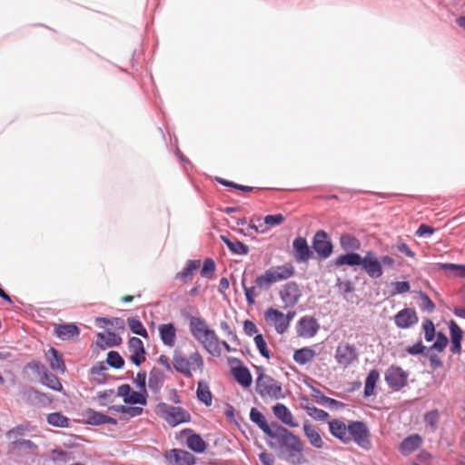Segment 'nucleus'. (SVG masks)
I'll use <instances>...</instances> for the list:
<instances>
[{
  "instance_id": "nucleus-9",
  "label": "nucleus",
  "mask_w": 465,
  "mask_h": 465,
  "mask_svg": "<svg viewBox=\"0 0 465 465\" xmlns=\"http://www.w3.org/2000/svg\"><path fill=\"white\" fill-rule=\"evenodd\" d=\"M334 358L339 365L347 368L358 360L357 350L353 345L341 342L336 348Z\"/></svg>"
},
{
  "instance_id": "nucleus-1",
  "label": "nucleus",
  "mask_w": 465,
  "mask_h": 465,
  "mask_svg": "<svg viewBox=\"0 0 465 465\" xmlns=\"http://www.w3.org/2000/svg\"><path fill=\"white\" fill-rule=\"evenodd\" d=\"M271 439L275 440L276 442L269 441L268 445L271 448H274L276 444L279 445L281 459L292 465H300L305 460L302 454L303 442L286 428L277 427Z\"/></svg>"
},
{
  "instance_id": "nucleus-33",
  "label": "nucleus",
  "mask_w": 465,
  "mask_h": 465,
  "mask_svg": "<svg viewBox=\"0 0 465 465\" xmlns=\"http://www.w3.org/2000/svg\"><path fill=\"white\" fill-rule=\"evenodd\" d=\"M341 247L347 252H355L361 248V242L350 233L341 234L340 237Z\"/></svg>"
},
{
  "instance_id": "nucleus-32",
  "label": "nucleus",
  "mask_w": 465,
  "mask_h": 465,
  "mask_svg": "<svg viewBox=\"0 0 465 465\" xmlns=\"http://www.w3.org/2000/svg\"><path fill=\"white\" fill-rule=\"evenodd\" d=\"M303 432L306 438L308 439L309 442L313 447L317 449H322L323 447V440L314 426L308 422H305L303 424Z\"/></svg>"
},
{
  "instance_id": "nucleus-60",
  "label": "nucleus",
  "mask_w": 465,
  "mask_h": 465,
  "mask_svg": "<svg viewBox=\"0 0 465 465\" xmlns=\"http://www.w3.org/2000/svg\"><path fill=\"white\" fill-rule=\"evenodd\" d=\"M134 382L140 389V391H146V390H145L146 372L145 371H139L137 373L136 377L134 378Z\"/></svg>"
},
{
  "instance_id": "nucleus-51",
  "label": "nucleus",
  "mask_w": 465,
  "mask_h": 465,
  "mask_svg": "<svg viewBox=\"0 0 465 465\" xmlns=\"http://www.w3.org/2000/svg\"><path fill=\"white\" fill-rule=\"evenodd\" d=\"M29 425L21 424L18 425L12 430H8L6 433V436L9 440H14L20 438L21 436L25 435L27 431H29Z\"/></svg>"
},
{
  "instance_id": "nucleus-55",
  "label": "nucleus",
  "mask_w": 465,
  "mask_h": 465,
  "mask_svg": "<svg viewBox=\"0 0 465 465\" xmlns=\"http://www.w3.org/2000/svg\"><path fill=\"white\" fill-rule=\"evenodd\" d=\"M424 336L427 341H431L435 338V327L430 320H426L423 323Z\"/></svg>"
},
{
  "instance_id": "nucleus-22",
  "label": "nucleus",
  "mask_w": 465,
  "mask_h": 465,
  "mask_svg": "<svg viewBox=\"0 0 465 465\" xmlns=\"http://www.w3.org/2000/svg\"><path fill=\"white\" fill-rule=\"evenodd\" d=\"M422 441V438L419 434H411L401 441L399 448L400 451L402 455L408 456L418 450Z\"/></svg>"
},
{
  "instance_id": "nucleus-8",
  "label": "nucleus",
  "mask_w": 465,
  "mask_h": 465,
  "mask_svg": "<svg viewBox=\"0 0 465 465\" xmlns=\"http://www.w3.org/2000/svg\"><path fill=\"white\" fill-rule=\"evenodd\" d=\"M408 372L400 366L391 365L385 372V381L393 391H400L407 385Z\"/></svg>"
},
{
  "instance_id": "nucleus-14",
  "label": "nucleus",
  "mask_w": 465,
  "mask_h": 465,
  "mask_svg": "<svg viewBox=\"0 0 465 465\" xmlns=\"http://www.w3.org/2000/svg\"><path fill=\"white\" fill-rule=\"evenodd\" d=\"M361 267L371 278H380L383 273L380 260L371 251L367 252L362 258Z\"/></svg>"
},
{
  "instance_id": "nucleus-29",
  "label": "nucleus",
  "mask_w": 465,
  "mask_h": 465,
  "mask_svg": "<svg viewBox=\"0 0 465 465\" xmlns=\"http://www.w3.org/2000/svg\"><path fill=\"white\" fill-rule=\"evenodd\" d=\"M200 265L201 262L199 260H189L185 267L176 274L175 278L183 283H187L192 281L194 272L199 269Z\"/></svg>"
},
{
  "instance_id": "nucleus-30",
  "label": "nucleus",
  "mask_w": 465,
  "mask_h": 465,
  "mask_svg": "<svg viewBox=\"0 0 465 465\" xmlns=\"http://www.w3.org/2000/svg\"><path fill=\"white\" fill-rule=\"evenodd\" d=\"M46 357L52 370L59 371L61 373H64L65 371V364L64 362L62 355L56 349H49Z\"/></svg>"
},
{
  "instance_id": "nucleus-38",
  "label": "nucleus",
  "mask_w": 465,
  "mask_h": 465,
  "mask_svg": "<svg viewBox=\"0 0 465 465\" xmlns=\"http://www.w3.org/2000/svg\"><path fill=\"white\" fill-rule=\"evenodd\" d=\"M380 373L377 370H371L366 380H365V386H364V396L370 397L374 394V390L377 381H379Z\"/></svg>"
},
{
  "instance_id": "nucleus-62",
  "label": "nucleus",
  "mask_w": 465,
  "mask_h": 465,
  "mask_svg": "<svg viewBox=\"0 0 465 465\" xmlns=\"http://www.w3.org/2000/svg\"><path fill=\"white\" fill-rule=\"evenodd\" d=\"M243 331L246 335L252 336L253 334H258V329L255 323L252 321L246 320L243 322Z\"/></svg>"
},
{
  "instance_id": "nucleus-45",
  "label": "nucleus",
  "mask_w": 465,
  "mask_h": 465,
  "mask_svg": "<svg viewBox=\"0 0 465 465\" xmlns=\"http://www.w3.org/2000/svg\"><path fill=\"white\" fill-rule=\"evenodd\" d=\"M272 283H274L271 273L267 270L263 274L259 275L255 280V284L260 290L268 289Z\"/></svg>"
},
{
  "instance_id": "nucleus-47",
  "label": "nucleus",
  "mask_w": 465,
  "mask_h": 465,
  "mask_svg": "<svg viewBox=\"0 0 465 465\" xmlns=\"http://www.w3.org/2000/svg\"><path fill=\"white\" fill-rule=\"evenodd\" d=\"M84 417L86 419V422L91 425H101L102 420H104V414L89 409L85 411Z\"/></svg>"
},
{
  "instance_id": "nucleus-42",
  "label": "nucleus",
  "mask_w": 465,
  "mask_h": 465,
  "mask_svg": "<svg viewBox=\"0 0 465 465\" xmlns=\"http://www.w3.org/2000/svg\"><path fill=\"white\" fill-rule=\"evenodd\" d=\"M305 410L307 411V414L310 417H312V419H314L315 420L322 421V420H327L329 417L328 412H326L323 410L318 409L317 407H315L313 405H307L305 407Z\"/></svg>"
},
{
  "instance_id": "nucleus-7",
  "label": "nucleus",
  "mask_w": 465,
  "mask_h": 465,
  "mask_svg": "<svg viewBox=\"0 0 465 465\" xmlns=\"http://www.w3.org/2000/svg\"><path fill=\"white\" fill-rule=\"evenodd\" d=\"M349 443L354 441L358 446L364 450H369L371 446L370 440V430L362 421L351 420L349 422Z\"/></svg>"
},
{
  "instance_id": "nucleus-61",
  "label": "nucleus",
  "mask_w": 465,
  "mask_h": 465,
  "mask_svg": "<svg viewBox=\"0 0 465 465\" xmlns=\"http://www.w3.org/2000/svg\"><path fill=\"white\" fill-rule=\"evenodd\" d=\"M434 231L435 230L433 227L422 223L419 226L415 234L418 237L430 236L434 232Z\"/></svg>"
},
{
  "instance_id": "nucleus-41",
  "label": "nucleus",
  "mask_w": 465,
  "mask_h": 465,
  "mask_svg": "<svg viewBox=\"0 0 465 465\" xmlns=\"http://www.w3.org/2000/svg\"><path fill=\"white\" fill-rule=\"evenodd\" d=\"M242 285L248 305L252 306L255 303V299L259 296V292H257L258 287L256 285L251 287L246 286L244 279L242 281Z\"/></svg>"
},
{
  "instance_id": "nucleus-31",
  "label": "nucleus",
  "mask_w": 465,
  "mask_h": 465,
  "mask_svg": "<svg viewBox=\"0 0 465 465\" xmlns=\"http://www.w3.org/2000/svg\"><path fill=\"white\" fill-rule=\"evenodd\" d=\"M362 262V257L355 252H349L345 254L338 256L335 261L334 264L336 266H343V265H349V266H355V265H361Z\"/></svg>"
},
{
  "instance_id": "nucleus-46",
  "label": "nucleus",
  "mask_w": 465,
  "mask_h": 465,
  "mask_svg": "<svg viewBox=\"0 0 465 465\" xmlns=\"http://www.w3.org/2000/svg\"><path fill=\"white\" fill-rule=\"evenodd\" d=\"M106 362L114 369H120L124 364L123 357L117 351H111L108 352Z\"/></svg>"
},
{
  "instance_id": "nucleus-37",
  "label": "nucleus",
  "mask_w": 465,
  "mask_h": 465,
  "mask_svg": "<svg viewBox=\"0 0 465 465\" xmlns=\"http://www.w3.org/2000/svg\"><path fill=\"white\" fill-rule=\"evenodd\" d=\"M221 239L233 253L242 255L249 252V247L238 240L232 241L225 235H222Z\"/></svg>"
},
{
  "instance_id": "nucleus-16",
  "label": "nucleus",
  "mask_w": 465,
  "mask_h": 465,
  "mask_svg": "<svg viewBox=\"0 0 465 465\" xmlns=\"http://www.w3.org/2000/svg\"><path fill=\"white\" fill-rule=\"evenodd\" d=\"M130 351V361L136 366L141 365L145 361V350L142 340L133 337L128 341Z\"/></svg>"
},
{
  "instance_id": "nucleus-15",
  "label": "nucleus",
  "mask_w": 465,
  "mask_h": 465,
  "mask_svg": "<svg viewBox=\"0 0 465 465\" xmlns=\"http://www.w3.org/2000/svg\"><path fill=\"white\" fill-rule=\"evenodd\" d=\"M302 296L297 283L290 282L280 292V297L286 307H293Z\"/></svg>"
},
{
  "instance_id": "nucleus-58",
  "label": "nucleus",
  "mask_w": 465,
  "mask_h": 465,
  "mask_svg": "<svg viewBox=\"0 0 465 465\" xmlns=\"http://www.w3.org/2000/svg\"><path fill=\"white\" fill-rule=\"evenodd\" d=\"M285 218L282 213L270 214L264 217V223L269 226L280 225L284 222Z\"/></svg>"
},
{
  "instance_id": "nucleus-36",
  "label": "nucleus",
  "mask_w": 465,
  "mask_h": 465,
  "mask_svg": "<svg viewBox=\"0 0 465 465\" xmlns=\"http://www.w3.org/2000/svg\"><path fill=\"white\" fill-rule=\"evenodd\" d=\"M186 444L194 452L203 453L205 451L207 443L199 434H191L187 437Z\"/></svg>"
},
{
  "instance_id": "nucleus-18",
  "label": "nucleus",
  "mask_w": 465,
  "mask_h": 465,
  "mask_svg": "<svg viewBox=\"0 0 465 465\" xmlns=\"http://www.w3.org/2000/svg\"><path fill=\"white\" fill-rule=\"evenodd\" d=\"M293 255L297 262H305L312 257V252L303 237H297L292 242Z\"/></svg>"
},
{
  "instance_id": "nucleus-13",
  "label": "nucleus",
  "mask_w": 465,
  "mask_h": 465,
  "mask_svg": "<svg viewBox=\"0 0 465 465\" xmlns=\"http://www.w3.org/2000/svg\"><path fill=\"white\" fill-rule=\"evenodd\" d=\"M165 459L170 465H193L195 457L189 451L172 449L165 452Z\"/></svg>"
},
{
  "instance_id": "nucleus-64",
  "label": "nucleus",
  "mask_w": 465,
  "mask_h": 465,
  "mask_svg": "<svg viewBox=\"0 0 465 465\" xmlns=\"http://www.w3.org/2000/svg\"><path fill=\"white\" fill-rule=\"evenodd\" d=\"M423 350L424 346L421 344V342H418L417 344L410 346L406 349V351L412 355L420 354L423 351Z\"/></svg>"
},
{
  "instance_id": "nucleus-57",
  "label": "nucleus",
  "mask_w": 465,
  "mask_h": 465,
  "mask_svg": "<svg viewBox=\"0 0 465 465\" xmlns=\"http://www.w3.org/2000/svg\"><path fill=\"white\" fill-rule=\"evenodd\" d=\"M439 418L440 415L438 411H431L425 414L424 420L431 428V430H434L437 427Z\"/></svg>"
},
{
  "instance_id": "nucleus-10",
  "label": "nucleus",
  "mask_w": 465,
  "mask_h": 465,
  "mask_svg": "<svg viewBox=\"0 0 465 465\" xmlns=\"http://www.w3.org/2000/svg\"><path fill=\"white\" fill-rule=\"evenodd\" d=\"M312 248L319 257L326 259L332 253V243L326 232L318 231L312 240Z\"/></svg>"
},
{
  "instance_id": "nucleus-17",
  "label": "nucleus",
  "mask_w": 465,
  "mask_h": 465,
  "mask_svg": "<svg viewBox=\"0 0 465 465\" xmlns=\"http://www.w3.org/2000/svg\"><path fill=\"white\" fill-rule=\"evenodd\" d=\"M418 316L413 309L405 308L396 313L394 322L398 328L408 329L418 322Z\"/></svg>"
},
{
  "instance_id": "nucleus-34",
  "label": "nucleus",
  "mask_w": 465,
  "mask_h": 465,
  "mask_svg": "<svg viewBox=\"0 0 465 465\" xmlns=\"http://www.w3.org/2000/svg\"><path fill=\"white\" fill-rule=\"evenodd\" d=\"M316 356L314 350L309 347H304L294 351L293 360L299 364H306L312 361Z\"/></svg>"
},
{
  "instance_id": "nucleus-63",
  "label": "nucleus",
  "mask_w": 465,
  "mask_h": 465,
  "mask_svg": "<svg viewBox=\"0 0 465 465\" xmlns=\"http://www.w3.org/2000/svg\"><path fill=\"white\" fill-rule=\"evenodd\" d=\"M259 459L262 465H273L274 460L272 456L267 452H262Z\"/></svg>"
},
{
  "instance_id": "nucleus-19",
  "label": "nucleus",
  "mask_w": 465,
  "mask_h": 465,
  "mask_svg": "<svg viewBox=\"0 0 465 465\" xmlns=\"http://www.w3.org/2000/svg\"><path fill=\"white\" fill-rule=\"evenodd\" d=\"M251 420L257 424L258 427L269 437L271 438L273 434V431L276 430L277 427H281L277 423H272L269 425L264 415L259 411L256 408H252L250 412Z\"/></svg>"
},
{
  "instance_id": "nucleus-54",
  "label": "nucleus",
  "mask_w": 465,
  "mask_h": 465,
  "mask_svg": "<svg viewBox=\"0 0 465 465\" xmlns=\"http://www.w3.org/2000/svg\"><path fill=\"white\" fill-rule=\"evenodd\" d=\"M448 342V338L442 332H439L436 335V341L430 349H434L438 351H442L446 348Z\"/></svg>"
},
{
  "instance_id": "nucleus-24",
  "label": "nucleus",
  "mask_w": 465,
  "mask_h": 465,
  "mask_svg": "<svg viewBox=\"0 0 465 465\" xmlns=\"http://www.w3.org/2000/svg\"><path fill=\"white\" fill-rule=\"evenodd\" d=\"M273 414L285 425L290 427H297L298 423L294 421L293 416L290 410L282 403H277L272 407Z\"/></svg>"
},
{
  "instance_id": "nucleus-35",
  "label": "nucleus",
  "mask_w": 465,
  "mask_h": 465,
  "mask_svg": "<svg viewBox=\"0 0 465 465\" xmlns=\"http://www.w3.org/2000/svg\"><path fill=\"white\" fill-rule=\"evenodd\" d=\"M198 400L204 403L206 406H211L213 403V394L211 392L209 385L201 381L198 382L196 391Z\"/></svg>"
},
{
  "instance_id": "nucleus-56",
  "label": "nucleus",
  "mask_w": 465,
  "mask_h": 465,
  "mask_svg": "<svg viewBox=\"0 0 465 465\" xmlns=\"http://www.w3.org/2000/svg\"><path fill=\"white\" fill-rule=\"evenodd\" d=\"M419 295H420V299L421 301V309L423 311L428 312H433L434 309H435V304L430 299V297L426 293H424L422 292H420Z\"/></svg>"
},
{
  "instance_id": "nucleus-21",
  "label": "nucleus",
  "mask_w": 465,
  "mask_h": 465,
  "mask_svg": "<svg viewBox=\"0 0 465 465\" xmlns=\"http://www.w3.org/2000/svg\"><path fill=\"white\" fill-rule=\"evenodd\" d=\"M158 331L163 343L168 347H173L176 341V328L173 323H163L158 327Z\"/></svg>"
},
{
  "instance_id": "nucleus-43",
  "label": "nucleus",
  "mask_w": 465,
  "mask_h": 465,
  "mask_svg": "<svg viewBox=\"0 0 465 465\" xmlns=\"http://www.w3.org/2000/svg\"><path fill=\"white\" fill-rule=\"evenodd\" d=\"M43 383L54 391H61L63 388L59 379L52 373L44 374Z\"/></svg>"
},
{
  "instance_id": "nucleus-28",
  "label": "nucleus",
  "mask_w": 465,
  "mask_h": 465,
  "mask_svg": "<svg viewBox=\"0 0 465 465\" xmlns=\"http://www.w3.org/2000/svg\"><path fill=\"white\" fill-rule=\"evenodd\" d=\"M232 374L236 381L244 388H248L252 384V374L249 369L242 364L232 369Z\"/></svg>"
},
{
  "instance_id": "nucleus-23",
  "label": "nucleus",
  "mask_w": 465,
  "mask_h": 465,
  "mask_svg": "<svg viewBox=\"0 0 465 465\" xmlns=\"http://www.w3.org/2000/svg\"><path fill=\"white\" fill-rule=\"evenodd\" d=\"M54 332L62 340H74L79 336L80 330L74 323H65L56 325Z\"/></svg>"
},
{
  "instance_id": "nucleus-52",
  "label": "nucleus",
  "mask_w": 465,
  "mask_h": 465,
  "mask_svg": "<svg viewBox=\"0 0 465 465\" xmlns=\"http://www.w3.org/2000/svg\"><path fill=\"white\" fill-rule=\"evenodd\" d=\"M12 440V445L14 449L18 450H35L36 445L29 440H24L21 438L14 439Z\"/></svg>"
},
{
  "instance_id": "nucleus-53",
  "label": "nucleus",
  "mask_w": 465,
  "mask_h": 465,
  "mask_svg": "<svg viewBox=\"0 0 465 465\" xmlns=\"http://www.w3.org/2000/svg\"><path fill=\"white\" fill-rule=\"evenodd\" d=\"M215 271V263L212 259H206L201 270V275L205 278H212Z\"/></svg>"
},
{
  "instance_id": "nucleus-25",
  "label": "nucleus",
  "mask_w": 465,
  "mask_h": 465,
  "mask_svg": "<svg viewBox=\"0 0 465 465\" xmlns=\"http://www.w3.org/2000/svg\"><path fill=\"white\" fill-rule=\"evenodd\" d=\"M268 271L274 282L287 280L294 274V267L290 263L272 267Z\"/></svg>"
},
{
  "instance_id": "nucleus-4",
  "label": "nucleus",
  "mask_w": 465,
  "mask_h": 465,
  "mask_svg": "<svg viewBox=\"0 0 465 465\" xmlns=\"http://www.w3.org/2000/svg\"><path fill=\"white\" fill-rule=\"evenodd\" d=\"M295 315L296 312L294 311L283 313L272 307L266 309L263 314L266 324L273 328L278 334H283L287 331Z\"/></svg>"
},
{
  "instance_id": "nucleus-20",
  "label": "nucleus",
  "mask_w": 465,
  "mask_h": 465,
  "mask_svg": "<svg viewBox=\"0 0 465 465\" xmlns=\"http://www.w3.org/2000/svg\"><path fill=\"white\" fill-rule=\"evenodd\" d=\"M330 433L341 442L349 443V423L345 424L339 419H333L328 422Z\"/></svg>"
},
{
  "instance_id": "nucleus-26",
  "label": "nucleus",
  "mask_w": 465,
  "mask_h": 465,
  "mask_svg": "<svg viewBox=\"0 0 465 465\" xmlns=\"http://www.w3.org/2000/svg\"><path fill=\"white\" fill-rule=\"evenodd\" d=\"M450 334L451 341L450 350L452 353L459 354L461 351L462 331L454 321L450 322Z\"/></svg>"
},
{
  "instance_id": "nucleus-3",
  "label": "nucleus",
  "mask_w": 465,
  "mask_h": 465,
  "mask_svg": "<svg viewBox=\"0 0 465 465\" xmlns=\"http://www.w3.org/2000/svg\"><path fill=\"white\" fill-rule=\"evenodd\" d=\"M203 365V356L197 351L189 357H186L178 350L173 352V366L176 371L183 374L185 377H192L193 371L197 370L202 371Z\"/></svg>"
},
{
  "instance_id": "nucleus-6",
  "label": "nucleus",
  "mask_w": 465,
  "mask_h": 465,
  "mask_svg": "<svg viewBox=\"0 0 465 465\" xmlns=\"http://www.w3.org/2000/svg\"><path fill=\"white\" fill-rule=\"evenodd\" d=\"M256 390L262 397L280 399L283 396L281 384L262 371L259 372L257 377Z\"/></svg>"
},
{
  "instance_id": "nucleus-50",
  "label": "nucleus",
  "mask_w": 465,
  "mask_h": 465,
  "mask_svg": "<svg viewBox=\"0 0 465 465\" xmlns=\"http://www.w3.org/2000/svg\"><path fill=\"white\" fill-rule=\"evenodd\" d=\"M254 342L261 355L266 359H270V351L262 334H257L254 337Z\"/></svg>"
},
{
  "instance_id": "nucleus-39",
  "label": "nucleus",
  "mask_w": 465,
  "mask_h": 465,
  "mask_svg": "<svg viewBox=\"0 0 465 465\" xmlns=\"http://www.w3.org/2000/svg\"><path fill=\"white\" fill-rule=\"evenodd\" d=\"M47 422L54 427L67 428L69 426V419L60 412H53L47 415Z\"/></svg>"
},
{
  "instance_id": "nucleus-2",
  "label": "nucleus",
  "mask_w": 465,
  "mask_h": 465,
  "mask_svg": "<svg viewBox=\"0 0 465 465\" xmlns=\"http://www.w3.org/2000/svg\"><path fill=\"white\" fill-rule=\"evenodd\" d=\"M189 328L192 335L213 356H220V340L206 321L201 317H191Z\"/></svg>"
},
{
  "instance_id": "nucleus-27",
  "label": "nucleus",
  "mask_w": 465,
  "mask_h": 465,
  "mask_svg": "<svg viewBox=\"0 0 465 465\" xmlns=\"http://www.w3.org/2000/svg\"><path fill=\"white\" fill-rule=\"evenodd\" d=\"M121 342V337L113 331H107L104 333L100 332L97 334L96 343L103 350L107 347L118 346Z\"/></svg>"
},
{
  "instance_id": "nucleus-5",
  "label": "nucleus",
  "mask_w": 465,
  "mask_h": 465,
  "mask_svg": "<svg viewBox=\"0 0 465 465\" xmlns=\"http://www.w3.org/2000/svg\"><path fill=\"white\" fill-rule=\"evenodd\" d=\"M156 413L172 427L191 420V415L186 410L163 402L156 406Z\"/></svg>"
},
{
  "instance_id": "nucleus-44",
  "label": "nucleus",
  "mask_w": 465,
  "mask_h": 465,
  "mask_svg": "<svg viewBox=\"0 0 465 465\" xmlns=\"http://www.w3.org/2000/svg\"><path fill=\"white\" fill-rule=\"evenodd\" d=\"M318 393L320 395L319 396L318 395L315 396L317 401L319 403H322V404L327 406L328 408L339 409V408H342L344 406V404L342 402H341V401H336L334 399L327 397V396L322 394L320 391H318Z\"/></svg>"
},
{
  "instance_id": "nucleus-40",
  "label": "nucleus",
  "mask_w": 465,
  "mask_h": 465,
  "mask_svg": "<svg viewBox=\"0 0 465 465\" xmlns=\"http://www.w3.org/2000/svg\"><path fill=\"white\" fill-rule=\"evenodd\" d=\"M127 323H128L130 330L134 333L140 335L143 338H148V332H147L146 329L144 328V326L143 325V323L141 322V321H139L138 319H135V318H129L127 320Z\"/></svg>"
},
{
  "instance_id": "nucleus-48",
  "label": "nucleus",
  "mask_w": 465,
  "mask_h": 465,
  "mask_svg": "<svg viewBox=\"0 0 465 465\" xmlns=\"http://www.w3.org/2000/svg\"><path fill=\"white\" fill-rule=\"evenodd\" d=\"M438 268L446 273L460 278L461 264L438 263Z\"/></svg>"
},
{
  "instance_id": "nucleus-49",
  "label": "nucleus",
  "mask_w": 465,
  "mask_h": 465,
  "mask_svg": "<svg viewBox=\"0 0 465 465\" xmlns=\"http://www.w3.org/2000/svg\"><path fill=\"white\" fill-rule=\"evenodd\" d=\"M163 382V374L160 371H152L149 376V387L153 390H158Z\"/></svg>"
},
{
  "instance_id": "nucleus-12",
  "label": "nucleus",
  "mask_w": 465,
  "mask_h": 465,
  "mask_svg": "<svg viewBox=\"0 0 465 465\" xmlns=\"http://www.w3.org/2000/svg\"><path fill=\"white\" fill-rule=\"evenodd\" d=\"M320 329L317 320L312 316H303L297 322V334L302 338H312Z\"/></svg>"
},
{
  "instance_id": "nucleus-11",
  "label": "nucleus",
  "mask_w": 465,
  "mask_h": 465,
  "mask_svg": "<svg viewBox=\"0 0 465 465\" xmlns=\"http://www.w3.org/2000/svg\"><path fill=\"white\" fill-rule=\"evenodd\" d=\"M117 395L122 397L124 401L127 404H141L146 405V391H134L130 385L123 384L118 387Z\"/></svg>"
},
{
  "instance_id": "nucleus-59",
  "label": "nucleus",
  "mask_w": 465,
  "mask_h": 465,
  "mask_svg": "<svg viewBox=\"0 0 465 465\" xmlns=\"http://www.w3.org/2000/svg\"><path fill=\"white\" fill-rule=\"evenodd\" d=\"M411 289L410 283L408 282H396L393 283V292L392 294H400L408 292Z\"/></svg>"
}]
</instances>
